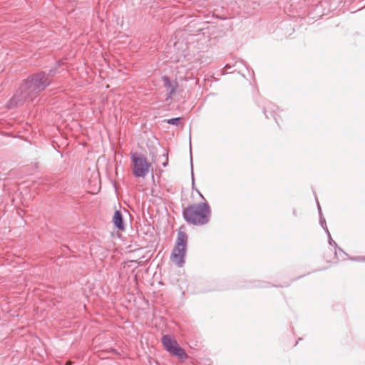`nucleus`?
<instances>
[{
  "label": "nucleus",
  "mask_w": 365,
  "mask_h": 365,
  "mask_svg": "<svg viewBox=\"0 0 365 365\" xmlns=\"http://www.w3.org/2000/svg\"><path fill=\"white\" fill-rule=\"evenodd\" d=\"M51 84V80L45 71H40L29 76L9 101L8 108H13L25 102L33 101Z\"/></svg>",
  "instance_id": "f257e3e1"
},
{
  "label": "nucleus",
  "mask_w": 365,
  "mask_h": 365,
  "mask_svg": "<svg viewBox=\"0 0 365 365\" xmlns=\"http://www.w3.org/2000/svg\"><path fill=\"white\" fill-rule=\"evenodd\" d=\"M211 216V210L207 202L194 203L182 210L184 220L192 225L202 226L207 224Z\"/></svg>",
  "instance_id": "f03ea898"
},
{
  "label": "nucleus",
  "mask_w": 365,
  "mask_h": 365,
  "mask_svg": "<svg viewBox=\"0 0 365 365\" xmlns=\"http://www.w3.org/2000/svg\"><path fill=\"white\" fill-rule=\"evenodd\" d=\"M187 240L188 237L186 232L179 230L178 232L175 246L171 254V259L173 262L180 267H182L185 263Z\"/></svg>",
  "instance_id": "7ed1b4c3"
},
{
  "label": "nucleus",
  "mask_w": 365,
  "mask_h": 365,
  "mask_svg": "<svg viewBox=\"0 0 365 365\" xmlns=\"http://www.w3.org/2000/svg\"><path fill=\"white\" fill-rule=\"evenodd\" d=\"M131 160L133 165V174L136 178H144L149 173L151 164L148 162L145 155L140 153H131Z\"/></svg>",
  "instance_id": "20e7f679"
},
{
  "label": "nucleus",
  "mask_w": 365,
  "mask_h": 365,
  "mask_svg": "<svg viewBox=\"0 0 365 365\" xmlns=\"http://www.w3.org/2000/svg\"><path fill=\"white\" fill-rule=\"evenodd\" d=\"M162 344L165 349L172 356L177 357L181 361L187 359L185 351L180 346L175 338L170 335H164L161 339Z\"/></svg>",
  "instance_id": "39448f33"
},
{
  "label": "nucleus",
  "mask_w": 365,
  "mask_h": 365,
  "mask_svg": "<svg viewBox=\"0 0 365 365\" xmlns=\"http://www.w3.org/2000/svg\"><path fill=\"white\" fill-rule=\"evenodd\" d=\"M164 86L169 89L168 93V98H170L176 92L178 88L177 82L173 83L168 76H164L162 77Z\"/></svg>",
  "instance_id": "423d86ee"
},
{
  "label": "nucleus",
  "mask_w": 365,
  "mask_h": 365,
  "mask_svg": "<svg viewBox=\"0 0 365 365\" xmlns=\"http://www.w3.org/2000/svg\"><path fill=\"white\" fill-rule=\"evenodd\" d=\"M277 110H278V107L271 102H266L263 107V112L266 118H269V115L267 114V113L269 112L271 116H272L275 119L276 123L278 124L279 123L276 118Z\"/></svg>",
  "instance_id": "0eeeda50"
},
{
  "label": "nucleus",
  "mask_w": 365,
  "mask_h": 365,
  "mask_svg": "<svg viewBox=\"0 0 365 365\" xmlns=\"http://www.w3.org/2000/svg\"><path fill=\"white\" fill-rule=\"evenodd\" d=\"M113 222L115 225V227L118 229L119 230H125V224L123 221V215L120 211L116 210L114 212L113 217Z\"/></svg>",
  "instance_id": "6e6552de"
},
{
  "label": "nucleus",
  "mask_w": 365,
  "mask_h": 365,
  "mask_svg": "<svg viewBox=\"0 0 365 365\" xmlns=\"http://www.w3.org/2000/svg\"><path fill=\"white\" fill-rule=\"evenodd\" d=\"M180 120L181 118L180 117H176L165 120V121L170 125H178L180 123Z\"/></svg>",
  "instance_id": "1a4fd4ad"
},
{
  "label": "nucleus",
  "mask_w": 365,
  "mask_h": 365,
  "mask_svg": "<svg viewBox=\"0 0 365 365\" xmlns=\"http://www.w3.org/2000/svg\"><path fill=\"white\" fill-rule=\"evenodd\" d=\"M190 152L191 175H192V187H193L195 185V179H194V174H193L192 156V150H191V137L190 136Z\"/></svg>",
  "instance_id": "9d476101"
},
{
  "label": "nucleus",
  "mask_w": 365,
  "mask_h": 365,
  "mask_svg": "<svg viewBox=\"0 0 365 365\" xmlns=\"http://www.w3.org/2000/svg\"><path fill=\"white\" fill-rule=\"evenodd\" d=\"M60 66V63H58V65L53 68H51L48 71V73H46V75H48V78L51 80V78L53 77L56 73V71H57V68L58 67Z\"/></svg>",
  "instance_id": "9b49d317"
},
{
  "label": "nucleus",
  "mask_w": 365,
  "mask_h": 365,
  "mask_svg": "<svg viewBox=\"0 0 365 365\" xmlns=\"http://www.w3.org/2000/svg\"><path fill=\"white\" fill-rule=\"evenodd\" d=\"M334 252H335V255L339 257H343V255H346V254L342 250V249L341 247H339L338 245L337 247H334Z\"/></svg>",
  "instance_id": "f8f14e48"
},
{
  "label": "nucleus",
  "mask_w": 365,
  "mask_h": 365,
  "mask_svg": "<svg viewBox=\"0 0 365 365\" xmlns=\"http://www.w3.org/2000/svg\"><path fill=\"white\" fill-rule=\"evenodd\" d=\"M328 242H329V244L331 245V246H333L334 247H337V244L336 243L335 241H334L331 238V235H328Z\"/></svg>",
  "instance_id": "ddd939ff"
},
{
  "label": "nucleus",
  "mask_w": 365,
  "mask_h": 365,
  "mask_svg": "<svg viewBox=\"0 0 365 365\" xmlns=\"http://www.w3.org/2000/svg\"><path fill=\"white\" fill-rule=\"evenodd\" d=\"M319 222H320V225L321 226L324 228V227L327 226V223H326V220L323 217V216H320L319 217Z\"/></svg>",
  "instance_id": "4468645a"
},
{
  "label": "nucleus",
  "mask_w": 365,
  "mask_h": 365,
  "mask_svg": "<svg viewBox=\"0 0 365 365\" xmlns=\"http://www.w3.org/2000/svg\"><path fill=\"white\" fill-rule=\"evenodd\" d=\"M317 207H318V211H319V217L322 216V209H321V207H320L319 203L317 200Z\"/></svg>",
  "instance_id": "2eb2a0df"
},
{
  "label": "nucleus",
  "mask_w": 365,
  "mask_h": 365,
  "mask_svg": "<svg viewBox=\"0 0 365 365\" xmlns=\"http://www.w3.org/2000/svg\"><path fill=\"white\" fill-rule=\"evenodd\" d=\"M323 229L324 230V231H325V232H326V233L327 234V236L331 235V234H330V232H329V230H328L327 226L324 227Z\"/></svg>",
  "instance_id": "dca6fc26"
},
{
  "label": "nucleus",
  "mask_w": 365,
  "mask_h": 365,
  "mask_svg": "<svg viewBox=\"0 0 365 365\" xmlns=\"http://www.w3.org/2000/svg\"><path fill=\"white\" fill-rule=\"evenodd\" d=\"M71 361H68L66 363V365H71Z\"/></svg>",
  "instance_id": "f3484780"
},
{
  "label": "nucleus",
  "mask_w": 365,
  "mask_h": 365,
  "mask_svg": "<svg viewBox=\"0 0 365 365\" xmlns=\"http://www.w3.org/2000/svg\"><path fill=\"white\" fill-rule=\"evenodd\" d=\"M197 192H198V193L200 194V197H201L202 199H204L203 195H202V194H201L198 190H197Z\"/></svg>",
  "instance_id": "a211bd4d"
},
{
  "label": "nucleus",
  "mask_w": 365,
  "mask_h": 365,
  "mask_svg": "<svg viewBox=\"0 0 365 365\" xmlns=\"http://www.w3.org/2000/svg\"><path fill=\"white\" fill-rule=\"evenodd\" d=\"M293 214H294V215H296V210H293Z\"/></svg>",
  "instance_id": "6ab92c4d"
},
{
  "label": "nucleus",
  "mask_w": 365,
  "mask_h": 365,
  "mask_svg": "<svg viewBox=\"0 0 365 365\" xmlns=\"http://www.w3.org/2000/svg\"><path fill=\"white\" fill-rule=\"evenodd\" d=\"M167 163H163V166L165 167Z\"/></svg>",
  "instance_id": "aec40b11"
}]
</instances>
